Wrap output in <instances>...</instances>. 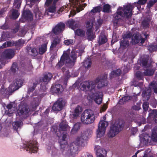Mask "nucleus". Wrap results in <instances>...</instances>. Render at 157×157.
Here are the masks:
<instances>
[{"label":"nucleus","mask_w":157,"mask_h":157,"mask_svg":"<svg viewBox=\"0 0 157 157\" xmlns=\"http://www.w3.org/2000/svg\"><path fill=\"white\" fill-rule=\"evenodd\" d=\"M92 133V131L87 130L82 132L80 137H78L75 141L71 143L69 146L67 140V133L63 132L61 136L59 137L58 142L60 149L63 153L66 155L73 157L76 156L78 154V146L84 147L86 144L88 136Z\"/></svg>","instance_id":"obj_1"},{"label":"nucleus","mask_w":157,"mask_h":157,"mask_svg":"<svg viewBox=\"0 0 157 157\" xmlns=\"http://www.w3.org/2000/svg\"><path fill=\"white\" fill-rule=\"evenodd\" d=\"M147 0H139L138 2L133 3H127L126 5L123 6V8L119 6L117 11L114 14L113 22L114 26H117L122 20L123 17L128 18L131 17L132 13V11L135 6L139 10L141 8L140 5H143L146 3Z\"/></svg>","instance_id":"obj_2"},{"label":"nucleus","mask_w":157,"mask_h":157,"mask_svg":"<svg viewBox=\"0 0 157 157\" xmlns=\"http://www.w3.org/2000/svg\"><path fill=\"white\" fill-rule=\"evenodd\" d=\"M84 52V49H78L77 50H72L68 54L64 51L63 54L66 59V65L69 67L73 66L76 62L77 58L81 56Z\"/></svg>","instance_id":"obj_3"},{"label":"nucleus","mask_w":157,"mask_h":157,"mask_svg":"<svg viewBox=\"0 0 157 157\" xmlns=\"http://www.w3.org/2000/svg\"><path fill=\"white\" fill-rule=\"evenodd\" d=\"M124 126L123 121L120 120L115 121L110 127V130L108 133L109 137H113L123 129Z\"/></svg>","instance_id":"obj_4"},{"label":"nucleus","mask_w":157,"mask_h":157,"mask_svg":"<svg viewBox=\"0 0 157 157\" xmlns=\"http://www.w3.org/2000/svg\"><path fill=\"white\" fill-rule=\"evenodd\" d=\"M82 123L84 124H88L94 122L95 119L94 112L90 109H87L82 113L81 117Z\"/></svg>","instance_id":"obj_5"},{"label":"nucleus","mask_w":157,"mask_h":157,"mask_svg":"<svg viewBox=\"0 0 157 157\" xmlns=\"http://www.w3.org/2000/svg\"><path fill=\"white\" fill-rule=\"evenodd\" d=\"M141 142L144 143L145 144L151 143V141H157V127L154 128L152 132L151 136L148 134L144 133L140 136Z\"/></svg>","instance_id":"obj_6"},{"label":"nucleus","mask_w":157,"mask_h":157,"mask_svg":"<svg viewBox=\"0 0 157 157\" xmlns=\"http://www.w3.org/2000/svg\"><path fill=\"white\" fill-rule=\"evenodd\" d=\"M93 22L92 20L90 19L86 22V34L87 39L90 41L94 40L96 37L95 33L93 32Z\"/></svg>","instance_id":"obj_7"},{"label":"nucleus","mask_w":157,"mask_h":157,"mask_svg":"<svg viewBox=\"0 0 157 157\" xmlns=\"http://www.w3.org/2000/svg\"><path fill=\"white\" fill-rule=\"evenodd\" d=\"M37 142L36 140H33L29 143L23 145V148L26 150V151L31 154L36 153L38 149Z\"/></svg>","instance_id":"obj_8"},{"label":"nucleus","mask_w":157,"mask_h":157,"mask_svg":"<svg viewBox=\"0 0 157 157\" xmlns=\"http://www.w3.org/2000/svg\"><path fill=\"white\" fill-rule=\"evenodd\" d=\"M5 82V80L0 75V85H2L0 89L1 94L5 97L9 96L15 91L10 85L8 87L5 89L3 84Z\"/></svg>","instance_id":"obj_9"},{"label":"nucleus","mask_w":157,"mask_h":157,"mask_svg":"<svg viewBox=\"0 0 157 157\" xmlns=\"http://www.w3.org/2000/svg\"><path fill=\"white\" fill-rule=\"evenodd\" d=\"M108 125V122L105 121L101 120L100 121L97 131V137L98 138H101L103 136L105 133L106 128Z\"/></svg>","instance_id":"obj_10"},{"label":"nucleus","mask_w":157,"mask_h":157,"mask_svg":"<svg viewBox=\"0 0 157 157\" xmlns=\"http://www.w3.org/2000/svg\"><path fill=\"white\" fill-rule=\"evenodd\" d=\"M29 109L27 105H21L17 111L16 115L20 117L21 118H26L29 115Z\"/></svg>","instance_id":"obj_11"},{"label":"nucleus","mask_w":157,"mask_h":157,"mask_svg":"<svg viewBox=\"0 0 157 157\" xmlns=\"http://www.w3.org/2000/svg\"><path fill=\"white\" fill-rule=\"evenodd\" d=\"M95 84L93 82L86 81L83 82L81 85V89L82 90L86 92L92 91L95 87Z\"/></svg>","instance_id":"obj_12"},{"label":"nucleus","mask_w":157,"mask_h":157,"mask_svg":"<svg viewBox=\"0 0 157 157\" xmlns=\"http://www.w3.org/2000/svg\"><path fill=\"white\" fill-rule=\"evenodd\" d=\"M107 76L106 74L103 75L102 76L96 78L95 82L97 83V88L100 89L107 86Z\"/></svg>","instance_id":"obj_13"},{"label":"nucleus","mask_w":157,"mask_h":157,"mask_svg":"<svg viewBox=\"0 0 157 157\" xmlns=\"http://www.w3.org/2000/svg\"><path fill=\"white\" fill-rule=\"evenodd\" d=\"M145 41V39L143 38L139 34L134 33L132 37L131 43L132 44L135 45L140 42V45L141 46L143 45V43Z\"/></svg>","instance_id":"obj_14"},{"label":"nucleus","mask_w":157,"mask_h":157,"mask_svg":"<svg viewBox=\"0 0 157 157\" xmlns=\"http://www.w3.org/2000/svg\"><path fill=\"white\" fill-rule=\"evenodd\" d=\"M65 103V101L63 99L59 98L53 104L52 109L55 111H60L63 108Z\"/></svg>","instance_id":"obj_15"},{"label":"nucleus","mask_w":157,"mask_h":157,"mask_svg":"<svg viewBox=\"0 0 157 157\" xmlns=\"http://www.w3.org/2000/svg\"><path fill=\"white\" fill-rule=\"evenodd\" d=\"M65 27V24L63 22H60L53 28L51 32L55 34H58L63 32Z\"/></svg>","instance_id":"obj_16"},{"label":"nucleus","mask_w":157,"mask_h":157,"mask_svg":"<svg viewBox=\"0 0 157 157\" xmlns=\"http://www.w3.org/2000/svg\"><path fill=\"white\" fill-rule=\"evenodd\" d=\"M23 83V80L21 78H16L13 81V83L10 85L12 86L13 89L15 91L18 89L22 86Z\"/></svg>","instance_id":"obj_17"},{"label":"nucleus","mask_w":157,"mask_h":157,"mask_svg":"<svg viewBox=\"0 0 157 157\" xmlns=\"http://www.w3.org/2000/svg\"><path fill=\"white\" fill-rule=\"evenodd\" d=\"M15 55V52L13 49H7L5 50L2 53V56L6 59H12Z\"/></svg>","instance_id":"obj_18"},{"label":"nucleus","mask_w":157,"mask_h":157,"mask_svg":"<svg viewBox=\"0 0 157 157\" xmlns=\"http://www.w3.org/2000/svg\"><path fill=\"white\" fill-rule=\"evenodd\" d=\"M51 91L54 93L58 94L63 90V86L60 84H56L52 85L51 87Z\"/></svg>","instance_id":"obj_19"},{"label":"nucleus","mask_w":157,"mask_h":157,"mask_svg":"<svg viewBox=\"0 0 157 157\" xmlns=\"http://www.w3.org/2000/svg\"><path fill=\"white\" fill-rule=\"evenodd\" d=\"M95 150L97 157H105L106 156L107 151L105 149L101 148L99 146H95Z\"/></svg>","instance_id":"obj_20"},{"label":"nucleus","mask_w":157,"mask_h":157,"mask_svg":"<svg viewBox=\"0 0 157 157\" xmlns=\"http://www.w3.org/2000/svg\"><path fill=\"white\" fill-rule=\"evenodd\" d=\"M22 17L24 19L28 21L32 20L33 18V16L29 10L23 11L22 14Z\"/></svg>","instance_id":"obj_21"},{"label":"nucleus","mask_w":157,"mask_h":157,"mask_svg":"<svg viewBox=\"0 0 157 157\" xmlns=\"http://www.w3.org/2000/svg\"><path fill=\"white\" fill-rule=\"evenodd\" d=\"M61 42V38L58 36L53 38L51 42V45L50 47V51L53 50L54 48L59 45Z\"/></svg>","instance_id":"obj_22"},{"label":"nucleus","mask_w":157,"mask_h":157,"mask_svg":"<svg viewBox=\"0 0 157 157\" xmlns=\"http://www.w3.org/2000/svg\"><path fill=\"white\" fill-rule=\"evenodd\" d=\"M94 101L98 104H100L102 102L103 93L102 92L98 91L95 93Z\"/></svg>","instance_id":"obj_23"},{"label":"nucleus","mask_w":157,"mask_h":157,"mask_svg":"<svg viewBox=\"0 0 157 157\" xmlns=\"http://www.w3.org/2000/svg\"><path fill=\"white\" fill-rule=\"evenodd\" d=\"M35 6L36 8L33 10L35 17L36 20L41 19L43 17L44 15L39 10L37 5L36 4Z\"/></svg>","instance_id":"obj_24"},{"label":"nucleus","mask_w":157,"mask_h":157,"mask_svg":"<svg viewBox=\"0 0 157 157\" xmlns=\"http://www.w3.org/2000/svg\"><path fill=\"white\" fill-rule=\"evenodd\" d=\"M151 92V90L150 87L148 88H145L142 93L143 97L148 100L150 98Z\"/></svg>","instance_id":"obj_25"},{"label":"nucleus","mask_w":157,"mask_h":157,"mask_svg":"<svg viewBox=\"0 0 157 157\" xmlns=\"http://www.w3.org/2000/svg\"><path fill=\"white\" fill-rule=\"evenodd\" d=\"M140 64L145 67H147L148 65L147 63L148 61V56L147 55L142 56L140 59Z\"/></svg>","instance_id":"obj_26"},{"label":"nucleus","mask_w":157,"mask_h":157,"mask_svg":"<svg viewBox=\"0 0 157 157\" xmlns=\"http://www.w3.org/2000/svg\"><path fill=\"white\" fill-rule=\"evenodd\" d=\"M27 52L28 54L33 58L36 56L38 54L36 49L35 48H28Z\"/></svg>","instance_id":"obj_27"},{"label":"nucleus","mask_w":157,"mask_h":157,"mask_svg":"<svg viewBox=\"0 0 157 157\" xmlns=\"http://www.w3.org/2000/svg\"><path fill=\"white\" fill-rule=\"evenodd\" d=\"M68 128V125L66 121L63 120L59 124V131L60 132L61 131H66L67 130Z\"/></svg>","instance_id":"obj_28"},{"label":"nucleus","mask_w":157,"mask_h":157,"mask_svg":"<svg viewBox=\"0 0 157 157\" xmlns=\"http://www.w3.org/2000/svg\"><path fill=\"white\" fill-rule=\"evenodd\" d=\"M156 115H157V110L153 109L149 113L147 119L150 121H152Z\"/></svg>","instance_id":"obj_29"},{"label":"nucleus","mask_w":157,"mask_h":157,"mask_svg":"<svg viewBox=\"0 0 157 157\" xmlns=\"http://www.w3.org/2000/svg\"><path fill=\"white\" fill-rule=\"evenodd\" d=\"M121 73V71L120 69H117L112 71L109 75L111 79L119 76Z\"/></svg>","instance_id":"obj_30"},{"label":"nucleus","mask_w":157,"mask_h":157,"mask_svg":"<svg viewBox=\"0 0 157 157\" xmlns=\"http://www.w3.org/2000/svg\"><path fill=\"white\" fill-rule=\"evenodd\" d=\"M107 40V39L104 34L101 33L99 36L98 40L99 44L100 45L105 43Z\"/></svg>","instance_id":"obj_31"},{"label":"nucleus","mask_w":157,"mask_h":157,"mask_svg":"<svg viewBox=\"0 0 157 157\" xmlns=\"http://www.w3.org/2000/svg\"><path fill=\"white\" fill-rule=\"evenodd\" d=\"M65 61H66V59L63 54L61 57L59 62L56 66V67L57 69L61 68L64 64Z\"/></svg>","instance_id":"obj_32"},{"label":"nucleus","mask_w":157,"mask_h":157,"mask_svg":"<svg viewBox=\"0 0 157 157\" xmlns=\"http://www.w3.org/2000/svg\"><path fill=\"white\" fill-rule=\"evenodd\" d=\"M52 77V74L49 72L46 73L44 75L42 78V81L43 82L48 83Z\"/></svg>","instance_id":"obj_33"},{"label":"nucleus","mask_w":157,"mask_h":157,"mask_svg":"<svg viewBox=\"0 0 157 157\" xmlns=\"http://www.w3.org/2000/svg\"><path fill=\"white\" fill-rule=\"evenodd\" d=\"M59 0H54L52 5L48 8V12L53 13L56 10V3Z\"/></svg>","instance_id":"obj_34"},{"label":"nucleus","mask_w":157,"mask_h":157,"mask_svg":"<svg viewBox=\"0 0 157 157\" xmlns=\"http://www.w3.org/2000/svg\"><path fill=\"white\" fill-rule=\"evenodd\" d=\"M91 65V59L88 57L86 58L82 63V65L86 68H88L90 67Z\"/></svg>","instance_id":"obj_35"},{"label":"nucleus","mask_w":157,"mask_h":157,"mask_svg":"<svg viewBox=\"0 0 157 157\" xmlns=\"http://www.w3.org/2000/svg\"><path fill=\"white\" fill-rule=\"evenodd\" d=\"M81 126V123L80 122H77L75 124L71 130V133L72 134H75L79 129Z\"/></svg>","instance_id":"obj_36"},{"label":"nucleus","mask_w":157,"mask_h":157,"mask_svg":"<svg viewBox=\"0 0 157 157\" xmlns=\"http://www.w3.org/2000/svg\"><path fill=\"white\" fill-rule=\"evenodd\" d=\"M82 111V109L81 107L78 106L75 110L73 115L74 118H76L79 116V115Z\"/></svg>","instance_id":"obj_37"},{"label":"nucleus","mask_w":157,"mask_h":157,"mask_svg":"<svg viewBox=\"0 0 157 157\" xmlns=\"http://www.w3.org/2000/svg\"><path fill=\"white\" fill-rule=\"evenodd\" d=\"M10 11L11 13V19L15 20L20 15V13L17 10L13 9Z\"/></svg>","instance_id":"obj_38"},{"label":"nucleus","mask_w":157,"mask_h":157,"mask_svg":"<svg viewBox=\"0 0 157 157\" xmlns=\"http://www.w3.org/2000/svg\"><path fill=\"white\" fill-rule=\"evenodd\" d=\"M40 100L39 98H34L33 101L31 105V107L34 109H36V107L39 105L40 103Z\"/></svg>","instance_id":"obj_39"},{"label":"nucleus","mask_w":157,"mask_h":157,"mask_svg":"<svg viewBox=\"0 0 157 157\" xmlns=\"http://www.w3.org/2000/svg\"><path fill=\"white\" fill-rule=\"evenodd\" d=\"M74 31L75 35L80 36L81 37H83L85 36V32L82 29H77Z\"/></svg>","instance_id":"obj_40"},{"label":"nucleus","mask_w":157,"mask_h":157,"mask_svg":"<svg viewBox=\"0 0 157 157\" xmlns=\"http://www.w3.org/2000/svg\"><path fill=\"white\" fill-rule=\"evenodd\" d=\"M47 50V44L44 43L41 45L39 48V53L40 55L44 54Z\"/></svg>","instance_id":"obj_41"},{"label":"nucleus","mask_w":157,"mask_h":157,"mask_svg":"<svg viewBox=\"0 0 157 157\" xmlns=\"http://www.w3.org/2000/svg\"><path fill=\"white\" fill-rule=\"evenodd\" d=\"M151 19L150 17H146L142 22L143 26L144 28L148 27L149 26V23L151 21Z\"/></svg>","instance_id":"obj_42"},{"label":"nucleus","mask_w":157,"mask_h":157,"mask_svg":"<svg viewBox=\"0 0 157 157\" xmlns=\"http://www.w3.org/2000/svg\"><path fill=\"white\" fill-rule=\"evenodd\" d=\"M120 47L124 49L128 47L129 45L128 41L123 39L122 40L120 41Z\"/></svg>","instance_id":"obj_43"},{"label":"nucleus","mask_w":157,"mask_h":157,"mask_svg":"<svg viewBox=\"0 0 157 157\" xmlns=\"http://www.w3.org/2000/svg\"><path fill=\"white\" fill-rule=\"evenodd\" d=\"M23 123L21 121H18L14 122L13 124V128L14 130L17 131V130L19 128L20 129L21 126H22Z\"/></svg>","instance_id":"obj_44"},{"label":"nucleus","mask_w":157,"mask_h":157,"mask_svg":"<svg viewBox=\"0 0 157 157\" xmlns=\"http://www.w3.org/2000/svg\"><path fill=\"white\" fill-rule=\"evenodd\" d=\"M136 76L138 80L143 81L144 76V72H142L140 71H137L136 73Z\"/></svg>","instance_id":"obj_45"},{"label":"nucleus","mask_w":157,"mask_h":157,"mask_svg":"<svg viewBox=\"0 0 157 157\" xmlns=\"http://www.w3.org/2000/svg\"><path fill=\"white\" fill-rule=\"evenodd\" d=\"M75 22V21L73 19H71L67 21L66 23V25L69 28L75 30V27H74V25Z\"/></svg>","instance_id":"obj_46"},{"label":"nucleus","mask_w":157,"mask_h":157,"mask_svg":"<svg viewBox=\"0 0 157 157\" xmlns=\"http://www.w3.org/2000/svg\"><path fill=\"white\" fill-rule=\"evenodd\" d=\"M155 71V70L152 68L147 69L144 72V75L145 76H151L152 75Z\"/></svg>","instance_id":"obj_47"},{"label":"nucleus","mask_w":157,"mask_h":157,"mask_svg":"<svg viewBox=\"0 0 157 157\" xmlns=\"http://www.w3.org/2000/svg\"><path fill=\"white\" fill-rule=\"evenodd\" d=\"M38 84V81L37 80L35 79V82H33V86L32 87L29 88L28 90V92L31 93L33 91L36 87L37 85Z\"/></svg>","instance_id":"obj_48"},{"label":"nucleus","mask_w":157,"mask_h":157,"mask_svg":"<svg viewBox=\"0 0 157 157\" xmlns=\"http://www.w3.org/2000/svg\"><path fill=\"white\" fill-rule=\"evenodd\" d=\"M18 70V68L17 63L15 62L13 63L10 70V72L13 74H14Z\"/></svg>","instance_id":"obj_49"},{"label":"nucleus","mask_w":157,"mask_h":157,"mask_svg":"<svg viewBox=\"0 0 157 157\" xmlns=\"http://www.w3.org/2000/svg\"><path fill=\"white\" fill-rule=\"evenodd\" d=\"M102 11L106 13H109L111 12L110 6L108 4L104 5Z\"/></svg>","instance_id":"obj_50"},{"label":"nucleus","mask_w":157,"mask_h":157,"mask_svg":"<svg viewBox=\"0 0 157 157\" xmlns=\"http://www.w3.org/2000/svg\"><path fill=\"white\" fill-rule=\"evenodd\" d=\"M14 45H15L14 42H12L10 41H8L4 43L0 48H3L8 47H11Z\"/></svg>","instance_id":"obj_51"},{"label":"nucleus","mask_w":157,"mask_h":157,"mask_svg":"<svg viewBox=\"0 0 157 157\" xmlns=\"http://www.w3.org/2000/svg\"><path fill=\"white\" fill-rule=\"evenodd\" d=\"M40 122H39L38 123L36 124L34 126V131L33 132V135L34 136L38 133L39 130H40Z\"/></svg>","instance_id":"obj_52"},{"label":"nucleus","mask_w":157,"mask_h":157,"mask_svg":"<svg viewBox=\"0 0 157 157\" xmlns=\"http://www.w3.org/2000/svg\"><path fill=\"white\" fill-rule=\"evenodd\" d=\"M25 44V41L21 39H19L14 42L15 45L17 47H22Z\"/></svg>","instance_id":"obj_53"},{"label":"nucleus","mask_w":157,"mask_h":157,"mask_svg":"<svg viewBox=\"0 0 157 157\" xmlns=\"http://www.w3.org/2000/svg\"><path fill=\"white\" fill-rule=\"evenodd\" d=\"M150 86L152 88L154 92L157 94V83L155 82H153L150 83Z\"/></svg>","instance_id":"obj_54"},{"label":"nucleus","mask_w":157,"mask_h":157,"mask_svg":"<svg viewBox=\"0 0 157 157\" xmlns=\"http://www.w3.org/2000/svg\"><path fill=\"white\" fill-rule=\"evenodd\" d=\"M21 4V0H14L13 3V6L15 8L18 9L19 8Z\"/></svg>","instance_id":"obj_55"},{"label":"nucleus","mask_w":157,"mask_h":157,"mask_svg":"<svg viewBox=\"0 0 157 157\" xmlns=\"http://www.w3.org/2000/svg\"><path fill=\"white\" fill-rule=\"evenodd\" d=\"M101 7L100 6H96L93 8L90 13H99L101 11Z\"/></svg>","instance_id":"obj_56"},{"label":"nucleus","mask_w":157,"mask_h":157,"mask_svg":"<svg viewBox=\"0 0 157 157\" xmlns=\"http://www.w3.org/2000/svg\"><path fill=\"white\" fill-rule=\"evenodd\" d=\"M147 48L150 52L155 51L157 50V46L156 45L151 44L148 46Z\"/></svg>","instance_id":"obj_57"},{"label":"nucleus","mask_w":157,"mask_h":157,"mask_svg":"<svg viewBox=\"0 0 157 157\" xmlns=\"http://www.w3.org/2000/svg\"><path fill=\"white\" fill-rule=\"evenodd\" d=\"M63 43L66 46L73 45L74 43V40L72 39H67L64 40Z\"/></svg>","instance_id":"obj_58"},{"label":"nucleus","mask_w":157,"mask_h":157,"mask_svg":"<svg viewBox=\"0 0 157 157\" xmlns=\"http://www.w3.org/2000/svg\"><path fill=\"white\" fill-rule=\"evenodd\" d=\"M141 81L139 82H138L137 81H133L132 83V85L134 86H138L141 87L143 85V81Z\"/></svg>","instance_id":"obj_59"},{"label":"nucleus","mask_w":157,"mask_h":157,"mask_svg":"<svg viewBox=\"0 0 157 157\" xmlns=\"http://www.w3.org/2000/svg\"><path fill=\"white\" fill-rule=\"evenodd\" d=\"M123 97L124 101H125V102L128 101L131 99L133 98H135V101H137V97L135 96H124Z\"/></svg>","instance_id":"obj_60"},{"label":"nucleus","mask_w":157,"mask_h":157,"mask_svg":"<svg viewBox=\"0 0 157 157\" xmlns=\"http://www.w3.org/2000/svg\"><path fill=\"white\" fill-rule=\"evenodd\" d=\"M116 33L113 34L112 36V40L111 41V44H113L115 42L118 40L119 37L116 35Z\"/></svg>","instance_id":"obj_61"},{"label":"nucleus","mask_w":157,"mask_h":157,"mask_svg":"<svg viewBox=\"0 0 157 157\" xmlns=\"http://www.w3.org/2000/svg\"><path fill=\"white\" fill-rule=\"evenodd\" d=\"M132 34L130 32H127L123 36V38L124 39L126 38H130L132 36Z\"/></svg>","instance_id":"obj_62"},{"label":"nucleus","mask_w":157,"mask_h":157,"mask_svg":"<svg viewBox=\"0 0 157 157\" xmlns=\"http://www.w3.org/2000/svg\"><path fill=\"white\" fill-rule=\"evenodd\" d=\"M33 68L32 65L31 63L29 64L26 69V71L28 72L31 73L33 71Z\"/></svg>","instance_id":"obj_63"},{"label":"nucleus","mask_w":157,"mask_h":157,"mask_svg":"<svg viewBox=\"0 0 157 157\" xmlns=\"http://www.w3.org/2000/svg\"><path fill=\"white\" fill-rule=\"evenodd\" d=\"M51 130L52 132H55L56 134L58 131H59V129H58V127L56 125H53L52 126Z\"/></svg>","instance_id":"obj_64"}]
</instances>
